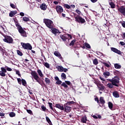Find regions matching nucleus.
I'll return each instance as SVG.
<instances>
[{
  "label": "nucleus",
  "instance_id": "393cba45",
  "mask_svg": "<svg viewBox=\"0 0 125 125\" xmlns=\"http://www.w3.org/2000/svg\"><path fill=\"white\" fill-rule=\"evenodd\" d=\"M14 21L15 23L16 27H17V28L21 27V25H20V24H19V23H18V20L17 19H14Z\"/></svg>",
  "mask_w": 125,
  "mask_h": 125
},
{
  "label": "nucleus",
  "instance_id": "a211bd4d",
  "mask_svg": "<svg viewBox=\"0 0 125 125\" xmlns=\"http://www.w3.org/2000/svg\"><path fill=\"white\" fill-rule=\"evenodd\" d=\"M56 107L61 110V111H64V106L62 104H56Z\"/></svg>",
  "mask_w": 125,
  "mask_h": 125
},
{
  "label": "nucleus",
  "instance_id": "ea45409f",
  "mask_svg": "<svg viewBox=\"0 0 125 125\" xmlns=\"http://www.w3.org/2000/svg\"><path fill=\"white\" fill-rule=\"evenodd\" d=\"M61 77L62 80H66V74L64 73H62L61 74Z\"/></svg>",
  "mask_w": 125,
  "mask_h": 125
},
{
  "label": "nucleus",
  "instance_id": "a18cd8bd",
  "mask_svg": "<svg viewBox=\"0 0 125 125\" xmlns=\"http://www.w3.org/2000/svg\"><path fill=\"white\" fill-rule=\"evenodd\" d=\"M93 63L94 65H97L98 64V60H97V59H95L93 61Z\"/></svg>",
  "mask_w": 125,
  "mask_h": 125
},
{
  "label": "nucleus",
  "instance_id": "864d4df0",
  "mask_svg": "<svg viewBox=\"0 0 125 125\" xmlns=\"http://www.w3.org/2000/svg\"><path fill=\"white\" fill-rule=\"evenodd\" d=\"M114 75L116 76L117 75H119L120 74V71L118 70H115V71L113 72Z\"/></svg>",
  "mask_w": 125,
  "mask_h": 125
},
{
  "label": "nucleus",
  "instance_id": "c03bdc74",
  "mask_svg": "<svg viewBox=\"0 0 125 125\" xmlns=\"http://www.w3.org/2000/svg\"><path fill=\"white\" fill-rule=\"evenodd\" d=\"M75 42H76V40H73L69 43V45H70V46H72L74 45V44H75Z\"/></svg>",
  "mask_w": 125,
  "mask_h": 125
},
{
  "label": "nucleus",
  "instance_id": "2eb2a0df",
  "mask_svg": "<svg viewBox=\"0 0 125 125\" xmlns=\"http://www.w3.org/2000/svg\"><path fill=\"white\" fill-rule=\"evenodd\" d=\"M51 31L54 34V35H56L57 34H61V32L56 28H54V26H53L52 28H50Z\"/></svg>",
  "mask_w": 125,
  "mask_h": 125
},
{
  "label": "nucleus",
  "instance_id": "052dcab7",
  "mask_svg": "<svg viewBox=\"0 0 125 125\" xmlns=\"http://www.w3.org/2000/svg\"><path fill=\"white\" fill-rule=\"evenodd\" d=\"M7 71H9V72H11V71H12V69L11 68H10V67H7L6 68Z\"/></svg>",
  "mask_w": 125,
  "mask_h": 125
},
{
  "label": "nucleus",
  "instance_id": "79ce46f5",
  "mask_svg": "<svg viewBox=\"0 0 125 125\" xmlns=\"http://www.w3.org/2000/svg\"><path fill=\"white\" fill-rule=\"evenodd\" d=\"M17 53L18 55H20V56H23V53H22V52H21L19 50H17Z\"/></svg>",
  "mask_w": 125,
  "mask_h": 125
},
{
  "label": "nucleus",
  "instance_id": "69168bd1",
  "mask_svg": "<svg viewBox=\"0 0 125 125\" xmlns=\"http://www.w3.org/2000/svg\"><path fill=\"white\" fill-rule=\"evenodd\" d=\"M100 80H101V81H103V82H105V79H104V78L102 77H100Z\"/></svg>",
  "mask_w": 125,
  "mask_h": 125
},
{
  "label": "nucleus",
  "instance_id": "0e129e2a",
  "mask_svg": "<svg viewBox=\"0 0 125 125\" xmlns=\"http://www.w3.org/2000/svg\"><path fill=\"white\" fill-rule=\"evenodd\" d=\"M20 15L21 16L23 17V16H24L25 15V14H24V13H23V12H21V13H20Z\"/></svg>",
  "mask_w": 125,
  "mask_h": 125
},
{
  "label": "nucleus",
  "instance_id": "09e8293b",
  "mask_svg": "<svg viewBox=\"0 0 125 125\" xmlns=\"http://www.w3.org/2000/svg\"><path fill=\"white\" fill-rule=\"evenodd\" d=\"M84 45H85V47H86L87 48H90V47H91L90 45H89V44H88V43L85 42Z\"/></svg>",
  "mask_w": 125,
  "mask_h": 125
},
{
  "label": "nucleus",
  "instance_id": "f3484780",
  "mask_svg": "<svg viewBox=\"0 0 125 125\" xmlns=\"http://www.w3.org/2000/svg\"><path fill=\"white\" fill-rule=\"evenodd\" d=\"M40 8L42 10L45 11L47 8V6L46 4L45 3H42V4L40 5Z\"/></svg>",
  "mask_w": 125,
  "mask_h": 125
},
{
  "label": "nucleus",
  "instance_id": "6e6552de",
  "mask_svg": "<svg viewBox=\"0 0 125 125\" xmlns=\"http://www.w3.org/2000/svg\"><path fill=\"white\" fill-rule=\"evenodd\" d=\"M71 82L65 81V82H62L61 85V86L64 87V88H68V85H71Z\"/></svg>",
  "mask_w": 125,
  "mask_h": 125
},
{
  "label": "nucleus",
  "instance_id": "680f3d73",
  "mask_svg": "<svg viewBox=\"0 0 125 125\" xmlns=\"http://www.w3.org/2000/svg\"><path fill=\"white\" fill-rule=\"evenodd\" d=\"M120 43L121 45H122V46L125 45V43L123 42H120Z\"/></svg>",
  "mask_w": 125,
  "mask_h": 125
},
{
  "label": "nucleus",
  "instance_id": "5701e85b",
  "mask_svg": "<svg viewBox=\"0 0 125 125\" xmlns=\"http://www.w3.org/2000/svg\"><path fill=\"white\" fill-rule=\"evenodd\" d=\"M16 14H17V11H12L9 13L10 17H13Z\"/></svg>",
  "mask_w": 125,
  "mask_h": 125
},
{
  "label": "nucleus",
  "instance_id": "2f4dec72",
  "mask_svg": "<svg viewBox=\"0 0 125 125\" xmlns=\"http://www.w3.org/2000/svg\"><path fill=\"white\" fill-rule=\"evenodd\" d=\"M22 19L23 21H24V22H29V21H30V19H29V18L27 17H23Z\"/></svg>",
  "mask_w": 125,
  "mask_h": 125
},
{
  "label": "nucleus",
  "instance_id": "58836bf2",
  "mask_svg": "<svg viewBox=\"0 0 125 125\" xmlns=\"http://www.w3.org/2000/svg\"><path fill=\"white\" fill-rule=\"evenodd\" d=\"M75 102L74 101H70V102H67L66 103H65V104H66V105H71L73 104H75Z\"/></svg>",
  "mask_w": 125,
  "mask_h": 125
},
{
  "label": "nucleus",
  "instance_id": "c9c22d12",
  "mask_svg": "<svg viewBox=\"0 0 125 125\" xmlns=\"http://www.w3.org/2000/svg\"><path fill=\"white\" fill-rule=\"evenodd\" d=\"M45 82L46 84H49V83H50V79H49V78H45Z\"/></svg>",
  "mask_w": 125,
  "mask_h": 125
},
{
  "label": "nucleus",
  "instance_id": "473e14b6",
  "mask_svg": "<svg viewBox=\"0 0 125 125\" xmlns=\"http://www.w3.org/2000/svg\"><path fill=\"white\" fill-rule=\"evenodd\" d=\"M94 100H95V101H96V102H97V103H98V104H99V106H100V107H102V106H101V105H100V102H99V101H100V100H99V99L98 98V97H96V98H95Z\"/></svg>",
  "mask_w": 125,
  "mask_h": 125
},
{
  "label": "nucleus",
  "instance_id": "f257e3e1",
  "mask_svg": "<svg viewBox=\"0 0 125 125\" xmlns=\"http://www.w3.org/2000/svg\"><path fill=\"white\" fill-rule=\"evenodd\" d=\"M31 75L34 79V80H35V81H36V82L38 83H39V84H41V85H42V84H43V85H44V86L45 87L46 85L44 83H43V81L41 80V78H40L36 71H32L31 72Z\"/></svg>",
  "mask_w": 125,
  "mask_h": 125
},
{
  "label": "nucleus",
  "instance_id": "dca6fc26",
  "mask_svg": "<svg viewBox=\"0 0 125 125\" xmlns=\"http://www.w3.org/2000/svg\"><path fill=\"white\" fill-rule=\"evenodd\" d=\"M111 50L113 52H115V53H117V54H119V55H122V52L116 48L111 47Z\"/></svg>",
  "mask_w": 125,
  "mask_h": 125
},
{
  "label": "nucleus",
  "instance_id": "f03ea898",
  "mask_svg": "<svg viewBox=\"0 0 125 125\" xmlns=\"http://www.w3.org/2000/svg\"><path fill=\"white\" fill-rule=\"evenodd\" d=\"M107 81L110 82L114 85V86L119 87V84L120 83V78L116 76L114 78H112V79H107Z\"/></svg>",
  "mask_w": 125,
  "mask_h": 125
},
{
  "label": "nucleus",
  "instance_id": "7ed1b4c3",
  "mask_svg": "<svg viewBox=\"0 0 125 125\" xmlns=\"http://www.w3.org/2000/svg\"><path fill=\"white\" fill-rule=\"evenodd\" d=\"M73 14L75 19V21L77 22V23H79V24H84V23H85V20L82 18L81 16L76 13H74Z\"/></svg>",
  "mask_w": 125,
  "mask_h": 125
},
{
  "label": "nucleus",
  "instance_id": "9b49d317",
  "mask_svg": "<svg viewBox=\"0 0 125 125\" xmlns=\"http://www.w3.org/2000/svg\"><path fill=\"white\" fill-rule=\"evenodd\" d=\"M63 106L64 107V111H65L67 113L68 112L70 113V112L72 111V107H71V106H68V104H63Z\"/></svg>",
  "mask_w": 125,
  "mask_h": 125
},
{
  "label": "nucleus",
  "instance_id": "412c9836",
  "mask_svg": "<svg viewBox=\"0 0 125 125\" xmlns=\"http://www.w3.org/2000/svg\"><path fill=\"white\" fill-rule=\"evenodd\" d=\"M105 103V100L104 99V97H100V104H102V105H104Z\"/></svg>",
  "mask_w": 125,
  "mask_h": 125
},
{
  "label": "nucleus",
  "instance_id": "4be33fe9",
  "mask_svg": "<svg viewBox=\"0 0 125 125\" xmlns=\"http://www.w3.org/2000/svg\"><path fill=\"white\" fill-rule=\"evenodd\" d=\"M104 73H103V75L104 77V78H105L106 79H107V78H108V77H109L110 75V72L109 71H103Z\"/></svg>",
  "mask_w": 125,
  "mask_h": 125
},
{
  "label": "nucleus",
  "instance_id": "e433bc0d",
  "mask_svg": "<svg viewBox=\"0 0 125 125\" xmlns=\"http://www.w3.org/2000/svg\"><path fill=\"white\" fill-rule=\"evenodd\" d=\"M9 115L11 118H13V117H15L16 116V114H15V113L14 112H10Z\"/></svg>",
  "mask_w": 125,
  "mask_h": 125
},
{
  "label": "nucleus",
  "instance_id": "e2e57ef3",
  "mask_svg": "<svg viewBox=\"0 0 125 125\" xmlns=\"http://www.w3.org/2000/svg\"><path fill=\"white\" fill-rule=\"evenodd\" d=\"M122 25L123 28H125V21H123V22L122 23Z\"/></svg>",
  "mask_w": 125,
  "mask_h": 125
},
{
  "label": "nucleus",
  "instance_id": "aec40b11",
  "mask_svg": "<svg viewBox=\"0 0 125 125\" xmlns=\"http://www.w3.org/2000/svg\"><path fill=\"white\" fill-rule=\"evenodd\" d=\"M112 94L115 98H119V97H120V94H119V92L117 91H114L112 93Z\"/></svg>",
  "mask_w": 125,
  "mask_h": 125
},
{
  "label": "nucleus",
  "instance_id": "37998d69",
  "mask_svg": "<svg viewBox=\"0 0 125 125\" xmlns=\"http://www.w3.org/2000/svg\"><path fill=\"white\" fill-rule=\"evenodd\" d=\"M63 6L64 7H65V8H67V9H70V8H71V6L68 4H64Z\"/></svg>",
  "mask_w": 125,
  "mask_h": 125
},
{
  "label": "nucleus",
  "instance_id": "cd10ccee",
  "mask_svg": "<svg viewBox=\"0 0 125 125\" xmlns=\"http://www.w3.org/2000/svg\"><path fill=\"white\" fill-rule=\"evenodd\" d=\"M56 68L59 72H63V69H64V68L62 66L59 65L57 66Z\"/></svg>",
  "mask_w": 125,
  "mask_h": 125
},
{
  "label": "nucleus",
  "instance_id": "c85d7f7f",
  "mask_svg": "<svg viewBox=\"0 0 125 125\" xmlns=\"http://www.w3.org/2000/svg\"><path fill=\"white\" fill-rule=\"evenodd\" d=\"M114 67L115 69H121V68H122V65L119 64V63H115Z\"/></svg>",
  "mask_w": 125,
  "mask_h": 125
},
{
  "label": "nucleus",
  "instance_id": "72a5a7b5",
  "mask_svg": "<svg viewBox=\"0 0 125 125\" xmlns=\"http://www.w3.org/2000/svg\"><path fill=\"white\" fill-rule=\"evenodd\" d=\"M21 83L22 85H23L24 86H26V85H27V82H26V80H25L24 79H21Z\"/></svg>",
  "mask_w": 125,
  "mask_h": 125
},
{
  "label": "nucleus",
  "instance_id": "1a4fd4ad",
  "mask_svg": "<svg viewBox=\"0 0 125 125\" xmlns=\"http://www.w3.org/2000/svg\"><path fill=\"white\" fill-rule=\"evenodd\" d=\"M118 10L122 14V15H124L125 16V6H121L118 8Z\"/></svg>",
  "mask_w": 125,
  "mask_h": 125
},
{
  "label": "nucleus",
  "instance_id": "f704fd0d",
  "mask_svg": "<svg viewBox=\"0 0 125 125\" xmlns=\"http://www.w3.org/2000/svg\"><path fill=\"white\" fill-rule=\"evenodd\" d=\"M43 64L44 65V66H45V67H46V68H47L48 69H49V68H50V65H49V63L47 62H43Z\"/></svg>",
  "mask_w": 125,
  "mask_h": 125
},
{
  "label": "nucleus",
  "instance_id": "a19ab883",
  "mask_svg": "<svg viewBox=\"0 0 125 125\" xmlns=\"http://www.w3.org/2000/svg\"><path fill=\"white\" fill-rule=\"evenodd\" d=\"M46 121L47 122V123H48L49 125H51V124H52L51 123V121H50V119L47 116L46 117Z\"/></svg>",
  "mask_w": 125,
  "mask_h": 125
},
{
  "label": "nucleus",
  "instance_id": "8fccbe9b",
  "mask_svg": "<svg viewBox=\"0 0 125 125\" xmlns=\"http://www.w3.org/2000/svg\"><path fill=\"white\" fill-rule=\"evenodd\" d=\"M18 83L19 84H22V80L21 78H17Z\"/></svg>",
  "mask_w": 125,
  "mask_h": 125
},
{
  "label": "nucleus",
  "instance_id": "9d476101",
  "mask_svg": "<svg viewBox=\"0 0 125 125\" xmlns=\"http://www.w3.org/2000/svg\"><path fill=\"white\" fill-rule=\"evenodd\" d=\"M56 9L59 14H61L63 11V8L60 5L56 6Z\"/></svg>",
  "mask_w": 125,
  "mask_h": 125
},
{
  "label": "nucleus",
  "instance_id": "774afa93",
  "mask_svg": "<svg viewBox=\"0 0 125 125\" xmlns=\"http://www.w3.org/2000/svg\"><path fill=\"white\" fill-rule=\"evenodd\" d=\"M92 117H93L94 119H98V117L96 115H93V116H92Z\"/></svg>",
  "mask_w": 125,
  "mask_h": 125
},
{
  "label": "nucleus",
  "instance_id": "bf43d9fd",
  "mask_svg": "<svg viewBox=\"0 0 125 125\" xmlns=\"http://www.w3.org/2000/svg\"><path fill=\"white\" fill-rule=\"evenodd\" d=\"M5 114L2 112H0V117H4Z\"/></svg>",
  "mask_w": 125,
  "mask_h": 125
},
{
  "label": "nucleus",
  "instance_id": "0eeeda50",
  "mask_svg": "<svg viewBox=\"0 0 125 125\" xmlns=\"http://www.w3.org/2000/svg\"><path fill=\"white\" fill-rule=\"evenodd\" d=\"M4 39H3V42L7 43H12L13 42V39L10 36H5Z\"/></svg>",
  "mask_w": 125,
  "mask_h": 125
},
{
  "label": "nucleus",
  "instance_id": "ddd939ff",
  "mask_svg": "<svg viewBox=\"0 0 125 125\" xmlns=\"http://www.w3.org/2000/svg\"><path fill=\"white\" fill-rule=\"evenodd\" d=\"M54 54L57 57H59V58L61 59L62 61V62H64V60H63V57H62L61 54H60L59 52L56 51L54 52Z\"/></svg>",
  "mask_w": 125,
  "mask_h": 125
},
{
  "label": "nucleus",
  "instance_id": "5fc2aeb1",
  "mask_svg": "<svg viewBox=\"0 0 125 125\" xmlns=\"http://www.w3.org/2000/svg\"><path fill=\"white\" fill-rule=\"evenodd\" d=\"M10 6L12 7V8L15 9L16 8V6L14 5L13 3H10Z\"/></svg>",
  "mask_w": 125,
  "mask_h": 125
},
{
  "label": "nucleus",
  "instance_id": "4468645a",
  "mask_svg": "<svg viewBox=\"0 0 125 125\" xmlns=\"http://www.w3.org/2000/svg\"><path fill=\"white\" fill-rule=\"evenodd\" d=\"M1 71H0V76L1 77H5V73H6V69L4 67H1Z\"/></svg>",
  "mask_w": 125,
  "mask_h": 125
},
{
  "label": "nucleus",
  "instance_id": "423d86ee",
  "mask_svg": "<svg viewBox=\"0 0 125 125\" xmlns=\"http://www.w3.org/2000/svg\"><path fill=\"white\" fill-rule=\"evenodd\" d=\"M21 44L24 49H27L29 50H32V49H33L32 45H31V44L29 43L21 42Z\"/></svg>",
  "mask_w": 125,
  "mask_h": 125
},
{
  "label": "nucleus",
  "instance_id": "7c9ffc66",
  "mask_svg": "<svg viewBox=\"0 0 125 125\" xmlns=\"http://www.w3.org/2000/svg\"><path fill=\"white\" fill-rule=\"evenodd\" d=\"M108 107L110 110H112L113 109V103L111 102H109L108 103Z\"/></svg>",
  "mask_w": 125,
  "mask_h": 125
},
{
  "label": "nucleus",
  "instance_id": "338daca9",
  "mask_svg": "<svg viewBox=\"0 0 125 125\" xmlns=\"http://www.w3.org/2000/svg\"><path fill=\"white\" fill-rule=\"evenodd\" d=\"M63 72H64V73H66V72H68V69L67 68H63Z\"/></svg>",
  "mask_w": 125,
  "mask_h": 125
},
{
  "label": "nucleus",
  "instance_id": "bb28decb",
  "mask_svg": "<svg viewBox=\"0 0 125 125\" xmlns=\"http://www.w3.org/2000/svg\"><path fill=\"white\" fill-rule=\"evenodd\" d=\"M107 87H108L110 89L111 88H114V84L112 83H108L106 84Z\"/></svg>",
  "mask_w": 125,
  "mask_h": 125
},
{
  "label": "nucleus",
  "instance_id": "c756f323",
  "mask_svg": "<svg viewBox=\"0 0 125 125\" xmlns=\"http://www.w3.org/2000/svg\"><path fill=\"white\" fill-rule=\"evenodd\" d=\"M109 5L111 6V8H115L116 5L113 2H111V1L110 2L109 1Z\"/></svg>",
  "mask_w": 125,
  "mask_h": 125
},
{
  "label": "nucleus",
  "instance_id": "de8ad7c7",
  "mask_svg": "<svg viewBox=\"0 0 125 125\" xmlns=\"http://www.w3.org/2000/svg\"><path fill=\"white\" fill-rule=\"evenodd\" d=\"M41 109H42V111L45 112L46 110V107L44 106V105H42L41 106Z\"/></svg>",
  "mask_w": 125,
  "mask_h": 125
},
{
  "label": "nucleus",
  "instance_id": "20e7f679",
  "mask_svg": "<svg viewBox=\"0 0 125 125\" xmlns=\"http://www.w3.org/2000/svg\"><path fill=\"white\" fill-rule=\"evenodd\" d=\"M43 22L45 24L46 26H47V27L49 28V29H51V28H52V27L54 26L53 21H51V20H49L48 19H45L43 20Z\"/></svg>",
  "mask_w": 125,
  "mask_h": 125
},
{
  "label": "nucleus",
  "instance_id": "39448f33",
  "mask_svg": "<svg viewBox=\"0 0 125 125\" xmlns=\"http://www.w3.org/2000/svg\"><path fill=\"white\" fill-rule=\"evenodd\" d=\"M17 29L18 30L19 32L22 37L27 38V33L26 32V31H25L26 29L23 28V27L21 26L19 28H18Z\"/></svg>",
  "mask_w": 125,
  "mask_h": 125
},
{
  "label": "nucleus",
  "instance_id": "3c124183",
  "mask_svg": "<svg viewBox=\"0 0 125 125\" xmlns=\"http://www.w3.org/2000/svg\"><path fill=\"white\" fill-rule=\"evenodd\" d=\"M26 111L28 114H30V115H33V111H32L31 109H26Z\"/></svg>",
  "mask_w": 125,
  "mask_h": 125
},
{
  "label": "nucleus",
  "instance_id": "603ef678",
  "mask_svg": "<svg viewBox=\"0 0 125 125\" xmlns=\"http://www.w3.org/2000/svg\"><path fill=\"white\" fill-rule=\"evenodd\" d=\"M75 12L78 14V15H81L82 12L81 11L79 10L78 9H76L75 10Z\"/></svg>",
  "mask_w": 125,
  "mask_h": 125
},
{
  "label": "nucleus",
  "instance_id": "6e6d98bb",
  "mask_svg": "<svg viewBox=\"0 0 125 125\" xmlns=\"http://www.w3.org/2000/svg\"><path fill=\"white\" fill-rule=\"evenodd\" d=\"M103 64L105 66V67H107V68H110V64L106 62H104Z\"/></svg>",
  "mask_w": 125,
  "mask_h": 125
},
{
  "label": "nucleus",
  "instance_id": "49530a36",
  "mask_svg": "<svg viewBox=\"0 0 125 125\" xmlns=\"http://www.w3.org/2000/svg\"><path fill=\"white\" fill-rule=\"evenodd\" d=\"M48 104L49 105V107L51 109V110H52V111H54L53 107H52V103H48Z\"/></svg>",
  "mask_w": 125,
  "mask_h": 125
},
{
  "label": "nucleus",
  "instance_id": "a878e982",
  "mask_svg": "<svg viewBox=\"0 0 125 125\" xmlns=\"http://www.w3.org/2000/svg\"><path fill=\"white\" fill-rule=\"evenodd\" d=\"M37 73L39 76L41 77V78H43V74H42V70H41V69H38Z\"/></svg>",
  "mask_w": 125,
  "mask_h": 125
},
{
  "label": "nucleus",
  "instance_id": "b1692460",
  "mask_svg": "<svg viewBox=\"0 0 125 125\" xmlns=\"http://www.w3.org/2000/svg\"><path fill=\"white\" fill-rule=\"evenodd\" d=\"M87 121V119L86 118V115H85L84 117H83L81 119V122L82 123H83V124H85Z\"/></svg>",
  "mask_w": 125,
  "mask_h": 125
},
{
  "label": "nucleus",
  "instance_id": "4d7b16f0",
  "mask_svg": "<svg viewBox=\"0 0 125 125\" xmlns=\"http://www.w3.org/2000/svg\"><path fill=\"white\" fill-rule=\"evenodd\" d=\"M100 90H104L105 89V86H101L99 87Z\"/></svg>",
  "mask_w": 125,
  "mask_h": 125
},
{
  "label": "nucleus",
  "instance_id": "f8f14e48",
  "mask_svg": "<svg viewBox=\"0 0 125 125\" xmlns=\"http://www.w3.org/2000/svg\"><path fill=\"white\" fill-rule=\"evenodd\" d=\"M69 36L70 38H72V36L71 35H68V34H63L62 35H60V38L62 40L63 42H66L67 40L68 39V37L67 36Z\"/></svg>",
  "mask_w": 125,
  "mask_h": 125
},
{
  "label": "nucleus",
  "instance_id": "6ab92c4d",
  "mask_svg": "<svg viewBox=\"0 0 125 125\" xmlns=\"http://www.w3.org/2000/svg\"><path fill=\"white\" fill-rule=\"evenodd\" d=\"M55 81H57L56 82V84H62V81L59 79V78L58 76H56L55 77Z\"/></svg>",
  "mask_w": 125,
  "mask_h": 125
},
{
  "label": "nucleus",
  "instance_id": "4c0bfd02",
  "mask_svg": "<svg viewBox=\"0 0 125 125\" xmlns=\"http://www.w3.org/2000/svg\"><path fill=\"white\" fill-rule=\"evenodd\" d=\"M0 50L2 53V56H4V53H5V50L3 49V48H2V47L0 46Z\"/></svg>",
  "mask_w": 125,
  "mask_h": 125
},
{
  "label": "nucleus",
  "instance_id": "13d9d810",
  "mask_svg": "<svg viewBox=\"0 0 125 125\" xmlns=\"http://www.w3.org/2000/svg\"><path fill=\"white\" fill-rule=\"evenodd\" d=\"M17 75H18L19 77H21V74H20V72L19 71H16Z\"/></svg>",
  "mask_w": 125,
  "mask_h": 125
}]
</instances>
